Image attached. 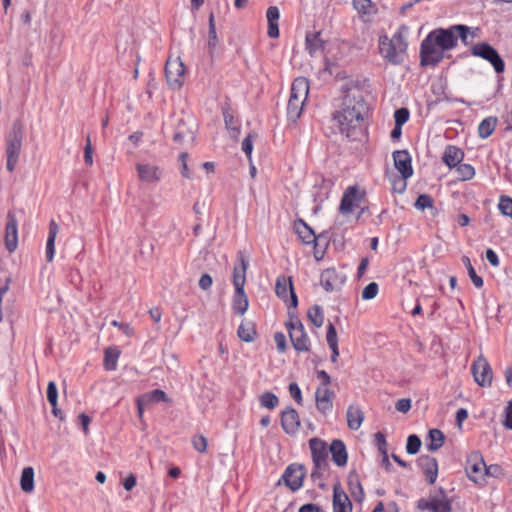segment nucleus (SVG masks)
Masks as SVG:
<instances>
[{"instance_id":"11","label":"nucleus","mask_w":512,"mask_h":512,"mask_svg":"<svg viewBox=\"0 0 512 512\" xmlns=\"http://www.w3.org/2000/svg\"><path fill=\"white\" fill-rule=\"evenodd\" d=\"M485 462L480 452H472L466 461L465 471L468 478L478 484L484 481Z\"/></svg>"},{"instance_id":"61","label":"nucleus","mask_w":512,"mask_h":512,"mask_svg":"<svg viewBox=\"0 0 512 512\" xmlns=\"http://www.w3.org/2000/svg\"><path fill=\"white\" fill-rule=\"evenodd\" d=\"M502 475V468L499 466V465H490V466H487L485 464V469H484V477L485 476H491V477H499Z\"/></svg>"},{"instance_id":"9","label":"nucleus","mask_w":512,"mask_h":512,"mask_svg":"<svg viewBox=\"0 0 512 512\" xmlns=\"http://www.w3.org/2000/svg\"><path fill=\"white\" fill-rule=\"evenodd\" d=\"M275 292L276 295L286 303L289 309L297 307V295L290 277L284 275L278 276L276 279Z\"/></svg>"},{"instance_id":"35","label":"nucleus","mask_w":512,"mask_h":512,"mask_svg":"<svg viewBox=\"0 0 512 512\" xmlns=\"http://www.w3.org/2000/svg\"><path fill=\"white\" fill-rule=\"evenodd\" d=\"M496 125V117H487L484 120H482L478 127L479 137L483 139L489 137L494 132Z\"/></svg>"},{"instance_id":"58","label":"nucleus","mask_w":512,"mask_h":512,"mask_svg":"<svg viewBox=\"0 0 512 512\" xmlns=\"http://www.w3.org/2000/svg\"><path fill=\"white\" fill-rule=\"evenodd\" d=\"M93 149L91 145L90 137H87L86 145L84 148V161L88 166H92L93 164Z\"/></svg>"},{"instance_id":"2","label":"nucleus","mask_w":512,"mask_h":512,"mask_svg":"<svg viewBox=\"0 0 512 512\" xmlns=\"http://www.w3.org/2000/svg\"><path fill=\"white\" fill-rule=\"evenodd\" d=\"M457 37L452 26L432 30L422 41L420 46V64L422 66H436L445 57V51L457 47Z\"/></svg>"},{"instance_id":"39","label":"nucleus","mask_w":512,"mask_h":512,"mask_svg":"<svg viewBox=\"0 0 512 512\" xmlns=\"http://www.w3.org/2000/svg\"><path fill=\"white\" fill-rule=\"evenodd\" d=\"M309 446L315 465V470L312 472V477H315L317 475V470L320 467V440L317 437L311 438L309 441Z\"/></svg>"},{"instance_id":"56","label":"nucleus","mask_w":512,"mask_h":512,"mask_svg":"<svg viewBox=\"0 0 512 512\" xmlns=\"http://www.w3.org/2000/svg\"><path fill=\"white\" fill-rule=\"evenodd\" d=\"M223 116L226 128L234 131L235 133H239V127L234 116L229 112H225Z\"/></svg>"},{"instance_id":"14","label":"nucleus","mask_w":512,"mask_h":512,"mask_svg":"<svg viewBox=\"0 0 512 512\" xmlns=\"http://www.w3.org/2000/svg\"><path fill=\"white\" fill-rule=\"evenodd\" d=\"M393 160L395 168L401 173L402 176V187L399 192H402L406 188L405 180L412 176L413 169L411 165V157L406 150H397L393 153Z\"/></svg>"},{"instance_id":"12","label":"nucleus","mask_w":512,"mask_h":512,"mask_svg":"<svg viewBox=\"0 0 512 512\" xmlns=\"http://www.w3.org/2000/svg\"><path fill=\"white\" fill-rule=\"evenodd\" d=\"M346 274L334 267L322 271V287L328 291H339L346 282Z\"/></svg>"},{"instance_id":"59","label":"nucleus","mask_w":512,"mask_h":512,"mask_svg":"<svg viewBox=\"0 0 512 512\" xmlns=\"http://www.w3.org/2000/svg\"><path fill=\"white\" fill-rule=\"evenodd\" d=\"M350 492L356 501H361L364 496V492L359 481H357L355 485L350 482Z\"/></svg>"},{"instance_id":"51","label":"nucleus","mask_w":512,"mask_h":512,"mask_svg":"<svg viewBox=\"0 0 512 512\" xmlns=\"http://www.w3.org/2000/svg\"><path fill=\"white\" fill-rule=\"evenodd\" d=\"M256 138V134H248L242 141V150L249 160H251L253 152V140Z\"/></svg>"},{"instance_id":"54","label":"nucleus","mask_w":512,"mask_h":512,"mask_svg":"<svg viewBox=\"0 0 512 512\" xmlns=\"http://www.w3.org/2000/svg\"><path fill=\"white\" fill-rule=\"evenodd\" d=\"M192 444L196 451L199 453L206 452L207 449V439L203 435L194 436L192 438Z\"/></svg>"},{"instance_id":"17","label":"nucleus","mask_w":512,"mask_h":512,"mask_svg":"<svg viewBox=\"0 0 512 512\" xmlns=\"http://www.w3.org/2000/svg\"><path fill=\"white\" fill-rule=\"evenodd\" d=\"M22 147L21 138L18 136H14L9 139L6 144V156H7V169L12 172L14 171L16 164L18 162L19 154Z\"/></svg>"},{"instance_id":"28","label":"nucleus","mask_w":512,"mask_h":512,"mask_svg":"<svg viewBox=\"0 0 512 512\" xmlns=\"http://www.w3.org/2000/svg\"><path fill=\"white\" fill-rule=\"evenodd\" d=\"M309 93V81L304 77L296 78L291 86V97L306 101Z\"/></svg>"},{"instance_id":"27","label":"nucleus","mask_w":512,"mask_h":512,"mask_svg":"<svg viewBox=\"0 0 512 512\" xmlns=\"http://www.w3.org/2000/svg\"><path fill=\"white\" fill-rule=\"evenodd\" d=\"M464 153L461 149L449 145L446 147L442 160L449 167L454 168L463 160Z\"/></svg>"},{"instance_id":"38","label":"nucleus","mask_w":512,"mask_h":512,"mask_svg":"<svg viewBox=\"0 0 512 512\" xmlns=\"http://www.w3.org/2000/svg\"><path fill=\"white\" fill-rule=\"evenodd\" d=\"M237 334L241 340L251 342L256 336V330L250 322H242L238 327Z\"/></svg>"},{"instance_id":"50","label":"nucleus","mask_w":512,"mask_h":512,"mask_svg":"<svg viewBox=\"0 0 512 512\" xmlns=\"http://www.w3.org/2000/svg\"><path fill=\"white\" fill-rule=\"evenodd\" d=\"M379 291V286L376 282L369 283L363 290H362V299L363 300H372L374 299Z\"/></svg>"},{"instance_id":"1","label":"nucleus","mask_w":512,"mask_h":512,"mask_svg":"<svg viewBox=\"0 0 512 512\" xmlns=\"http://www.w3.org/2000/svg\"><path fill=\"white\" fill-rule=\"evenodd\" d=\"M343 98L340 108L332 114V122L340 134L350 140H356L362 133L363 114L366 104L359 89H352L351 84L342 86Z\"/></svg>"},{"instance_id":"20","label":"nucleus","mask_w":512,"mask_h":512,"mask_svg":"<svg viewBox=\"0 0 512 512\" xmlns=\"http://www.w3.org/2000/svg\"><path fill=\"white\" fill-rule=\"evenodd\" d=\"M331 383L332 380L330 375L322 370V386L325 387L322 393V414L327 411H331L333 408V400L336 396V392L335 390L328 388Z\"/></svg>"},{"instance_id":"29","label":"nucleus","mask_w":512,"mask_h":512,"mask_svg":"<svg viewBox=\"0 0 512 512\" xmlns=\"http://www.w3.org/2000/svg\"><path fill=\"white\" fill-rule=\"evenodd\" d=\"M326 342L328 347L332 351L331 361L335 363L337 362V359L339 357L338 335L334 325L331 322H329L327 325Z\"/></svg>"},{"instance_id":"52","label":"nucleus","mask_w":512,"mask_h":512,"mask_svg":"<svg viewBox=\"0 0 512 512\" xmlns=\"http://www.w3.org/2000/svg\"><path fill=\"white\" fill-rule=\"evenodd\" d=\"M433 202V198L430 195L422 194L417 198L415 202V207L423 211L426 208H432Z\"/></svg>"},{"instance_id":"5","label":"nucleus","mask_w":512,"mask_h":512,"mask_svg":"<svg viewBox=\"0 0 512 512\" xmlns=\"http://www.w3.org/2000/svg\"><path fill=\"white\" fill-rule=\"evenodd\" d=\"M289 321L286 322V328L288 330L293 347L297 351H307L309 349V338L304 331V327L300 320L293 316L291 313Z\"/></svg>"},{"instance_id":"31","label":"nucleus","mask_w":512,"mask_h":512,"mask_svg":"<svg viewBox=\"0 0 512 512\" xmlns=\"http://www.w3.org/2000/svg\"><path fill=\"white\" fill-rule=\"evenodd\" d=\"M249 306L247 295L245 294L244 288L240 290L235 289V293L232 301V308L234 313L243 315Z\"/></svg>"},{"instance_id":"40","label":"nucleus","mask_w":512,"mask_h":512,"mask_svg":"<svg viewBox=\"0 0 512 512\" xmlns=\"http://www.w3.org/2000/svg\"><path fill=\"white\" fill-rule=\"evenodd\" d=\"M218 44V37L216 32V25H215V17L214 14L211 13L209 15V31H208V48L210 53L213 52V50L216 48Z\"/></svg>"},{"instance_id":"13","label":"nucleus","mask_w":512,"mask_h":512,"mask_svg":"<svg viewBox=\"0 0 512 512\" xmlns=\"http://www.w3.org/2000/svg\"><path fill=\"white\" fill-rule=\"evenodd\" d=\"M135 168L139 180L144 183L156 184L163 177V169L156 164L142 162L137 163Z\"/></svg>"},{"instance_id":"41","label":"nucleus","mask_w":512,"mask_h":512,"mask_svg":"<svg viewBox=\"0 0 512 512\" xmlns=\"http://www.w3.org/2000/svg\"><path fill=\"white\" fill-rule=\"evenodd\" d=\"M141 397L145 400L146 404H148V405H150L152 403L167 401L166 393L160 389L152 390L148 393L141 395Z\"/></svg>"},{"instance_id":"10","label":"nucleus","mask_w":512,"mask_h":512,"mask_svg":"<svg viewBox=\"0 0 512 512\" xmlns=\"http://www.w3.org/2000/svg\"><path fill=\"white\" fill-rule=\"evenodd\" d=\"M419 510H428L430 512H452L450 499L443 493L431 496L429 499L421 498L417 502Z\"/></svg>"},{"instance_id":"21","label":"nucleus","mask_w":512,"mask_h":512,"mask_svg":"<svg viewBox=\"0 0 512 512\" xmlns=\"http://www.w3.org/2000/svg\"><path fill=\"white\" fill-rule=\"evenodd\" d=\"M332 461L338 466L343 467L347 464L348 453L344 442L340 439H334L329 446Z\"/></svg>"},{"instance_id":"8","label":"nucleus","mask_w":512,"mask_h":512,"mask_svg":"<svg viewBox=\"0 0 512 512\" xmlns=\"http://www.w3.org/2000/svg\"><path fill=\"white\" fill-rule=\"evenodd\" d=\"M471 371L475 382L481 387H490L493 380V371L488 360L480 355L472 364Z\"/></svg>"},{"instance_id":"57","label":"nucleus","mask_w":512,"mask_h":512,"mask_svg":"<svg viewBox=\"0 0 512 512\" xmlns=\"http://www.w3.org/2000/svg\"><path fill=\"white\" fill-rule=\"evenodd\" d=\"M307 316L316 327L320 326V307L318 305L311 307L307 312Z\"/></svg>"},{"instance_id":"33","label":"nucleus","mask_w":512,"mask_h":512,"mask_svg":"<svg viewBox=\"0 0 512 512\" xmlns=\"http://www.w3.org/2000/svg\"><path fill=\"white\" fill-rule=\"evenodd\" d=\"M445 441L443 432L439 429H431L428 433L426 447L429 451L435 452L440 449Z\"/></svg>"},{"instance_id":"30","label":"nucleus","mask_w":512,"mask_h":512,"mask_svg":"<svg viewBox=\"0 0 512 512\" xmlns=\"http://www.w3.org/2000/svg\"><path fill=\"white\" fill-rule=\"evenodd\" d=\"M347 425L351 430H358L364 420V413L360 407L350 405L347 409Z\"/></svg>"},{"instance_id":"15","label":"nucleus","mask_w":512,"mask_h":512,"mask_svg":"<svg viewBox=\"0 0 512 512\" xmlns=\"http://www.w3.org/2000/svg\"><path fill=\"white\" fill-rule=\"evenodd\" d=\"M5 247L12 253L17 249L18 246V222L13 212L7 213V222L5 227Z\"/></svg>"},{"instance_id":"49","label":"nucleus","mask_w":512,"mask_h":512,"mask_svg":"<svg viewBox=\"0 0 512 512\" xmlns=\"http://www.w3.org/2000/svg\"><path fill=\"white\" fill-rule=\"evenodd\" d=\"M499 210L505 216L512 219V199L508 196H501L498 205Z\"/></svg>"},{"instance_id":"42","label":"nucleus","mask_w":512,"mask_h":512,"mask_svg":"<svg viewBox=\"0 0 512 512\" xmlns=\"http://www.w3.org/2000/svg\"><path fill=\"white\" fill-rule=\"evenodd\" d=\"M462 261H463L464 265L466 266L468 275H469L471 281L473 282V284L475 285V287L481 288L483 286V279H482V277H480L476 274V271H475L474 267L472 266L469 257L464 256L462 258Z\"/></svg>"},{"instance_id":"16","label":"nucleus","mask_w":512,"mask_h":512,"mask_svg":"<svg viewBox=\"0 0 512 512\" xmlns=\"http://www.w3.org/2000/svg\"><path fill=\"white\" fill-rule=\"evenodd\" d=\"M294 228L298 237L304 244H314V257L317 261H320V257L317 255V236L315 232L301 219L295 221Z\"/></svg>"},{"instance_id":"23","label":"nucleus","mask_w":512,"mask_h":512,"mask_svg":"<svg viewBox=\"0 0 512 512\" xmlns=\"http://www.w3.org/2000/svg\"><path fill=\"white\" fill-rule=\"evenodd\" d=\"M239 262V265H236L233 269V285L236 290L244 288L246 283V271L248 268V261L242 253H239Z\"/></svg>"},{"instance_id":"4","label":"nucleus","mask_w":512,"mask_h":512,"mask_svg":"<svg viewBox=\"0 0 512 512\" xmlns=\"http://www.w3.org/2000/svg\"><path fill=\"white\" fill-rule=\"evenodd\" d=\"M185 65L179 57L168 58L165 65V75L169 87L179 90L185 82Z\"/></svg>"},{"instance_id":"62","label":"nucleus","mask_w":512,"mask_h":512,"mask_svg":"<svg viewBox=\"0 0 512 512\" xmlns=\"http://www.w3.org/2000/svg\"><path fill=\"white\" fill-rule=\"evenodd\" d=\"M274 341L279 352L286 350V337L282 332H276L274 334Z\"/></svg>"},{"instance_id":"34","label":"nucleus","mask_w":512,"mask_h":512,"mask_svg":"<svg viewBox=\"0 0 512 512\" xmlns=\"http://www.w3.org/2000/svg\"><path fill=\"white\" fill-rule=\"evenodd\" d=\"M304 101L297 99L295 97H289L288 104H287V117L289 120L295 122L297 119H299L303 106Z\"/></svg>"},{"instance_id":"36","label":"nucleus","mask_w":512,"mask_h":512,"mask_svg":"<svg viewBox=\"0 0 512 512\" xmlns=\"http://www.w3.org/2000/svg\"><path fill=\"white\" fill-rule=\"evenodd\" d=\"M120 351L117 348L109 347L104 352V367L108 371L115 370Z\"/></svg>"},{"instance_id":"22","label":"nucleus","mask_w":512,"mask_h":512,"mask_svg":"<svg viewBox=\"0 0 512 512\" xmlns=\"http://www.w3.org/2000/svg\"><path fill=\"white\" fill-rule=\"evenodd\" d=\"M281 425L288 434L295 433L300 425L299 416L295 409L288 408L282 412Z\"/></svg>"},{"instance_id":"26","label":"nucleus","mask_w":512,"mask_h":512,"mask_svg":"<svg viewBox=\"0 0 512 512\" xmlns=\"http://www.w3.org/2000/svg\"><path fill=\"white\" fill-rule=\"evenodd\" d=\"M334 512H351L352 504L344 491L334 487L333 495Z\"/></svg>"},{"instance_id":"44","label":"nucleus","mask_w":512,"mask_h":512,"mask_svg":"<svg viewBox=\"0 0 512 512\" xmlns=\"http://www.w3.org/2000/svg\"><path fill=\"white\" fill-rule=\"evenodd\" d=\"M457 167L458 178L462 181L470 180L475 175V170L470 164H459Z\"/></svg>"},{"instance_id":"60","label":"nucleus","mask_w":512,"mask_h":512,"mask_svg":"<svg viewBox=\"0 0 512 512\" xmlns=\"http://www.w3.org/2000/svg\"><path fill=\"white\" fill-rule=\"evenodd\" d=\"M289 393H290V396L298 403V404H301L302 403V395H301V390L298 386L297 383L293 382V383H290L289 385Z\"/></svg>"},{"instance_id":"55","label":"nucleus","mask_w":512,"mask_h":512,"mask_svg":"<svg viewBox=\"0 0 512 512\" xmlns=\"http://www.w3.org/2000/svg\"><path fill=\"white\" fill-rule=\"evenodd\" d=\"M111 325L117 327L119 330L123 332V334H125L128 337H132L135 334L133 327L128 323H122L117 320H113L111 322Z\"/></svg>"},{"instance_id":"32","label":"nucleus","mask_w":512,"mask_h":512,"mask_svg":"<svg viewBox=\"0 0 512 512\" xmlns=\"http://www.w3.org/2000/svg\"><path fill=\"white\" fill-rule=\"evenodd\" d=\"M305 49L311 57L317 56L320 50V31H309L305 37Z\"/></svg>"},{"instance_id":"19","label":"nucleus","mask_w":512,"mask_h":512,"mask_svg":"<svg viewBox=\"0 0 512 512\" xmlns=\"http://www.w3.org/2000/svg\"><path fill=\"white\" fill-rule=\"evenodd\" d=\"M418 465L422 469L429 484H434L438 475L437 460L429 455H422L418 458Z\"/></svg>"},{"instance_id":"3","label":"nucleus","mask_w":512,"mask_h":512,"mask_svg":"<svg viewBox=\"0 0 512 512\" xmlns=\"http://www.w3.org/2000/svg\"><path fill=\"white\" fill-rule=\"evenodd\" d=\"M379 50L381 55L392 64H400L404 60L407 43L401 31H397L392 38L380 37Z\"/></svg>"},{"instance_id":"7","label":"nucleus","mask_w":512,"mask_h":512,"mask_svg":"<svg viewBox=\"0 0 512 512\" xmlns=\"http://www.w3.org/2000/svg\"><path fill=\"white\" fill-rule=\"evenodd\" d=\"M305 474V467L303 465L292 463L286 467L283 475L278 480L277 485L284 484L291 491H297L303 485Z\"/></svg>"},{"instance_id":"53","label":"nucleus","mask_w":512,"mask_h":512,"mask_svg":"<svg viewBox=\"0 0 512 512\" xmlns=\"http://www.w3.org/2000/svg\"><path fill=\"white\" fill-rule=\"evenodd\" d=\"M409 110L407 108L397 109L394 113L395 124L403 126L409 119Z\"/></svg>"},{"instance_id":"43","label":"nucleus","mask_w":512,"mask_h":512,"mask_svg":"<svg viewBox=\"0 0 512 512\" xmlns=\"http://www.w3.org/2000/svg\"><path fill=\"white\" fill-rule=\"evenodd\" d=\"M58 390L54 381H50L47 386V400L53 407V414L57 415Z\"/></svg>"},{"instance_id":"64","label":"nucleus","mask_w":512,"mask_h":512,"mask_svg":"<svg viewBox=\"0 0 512 512\" xmlns=\"http://www.w3.org/2000/svg\"><path fill=\"white\" fill-rule=\"evenodd\" d=\"M395 408L401 413H407L411 409V400L408 398L399 399L395 404Z\"/></svg>"},{"instance_id":"6","label":"nucleus","mask_w":512,"mask_h":512,"mask_svg":"<svg viewBox=\"0 0 512 512\" xmlns=\"http://www.w3.org/2000/svg\"><path fill=\"white\" fill-rule=\"evenodd\" d=\"M473 56L481 57L491 63L497 73L504 72L505 63L495 48L486 42H481L471 47Z\"/></svg>"},{"instance_id":"48","label":"nucleus","mask_w":512,"mask_h":512,"mask_svg":"<svg viewBox=\"0 0 512 512\" xmlns=\"http://www.w3.org/2000/svg\"><path fill=\"white\" fill-rule=\"evenodd\" d=\"M421 447V440L417 435H410L407 439L406 451L410 455L418 453Z\"/></svg>"},{"instance_id":"47","label":"nucleus","mask_w":512,"mask_h":512,"mask_svg":"<svg viewBox=\"0 0 512 512\" xmlns=\"http://www.w3.org/2000/svg\"><path fill=\"white\" fill-rule=\"evenodd\" d=\"M454 35L461 39L463 44L468 45V35L470 34V28L466 25L457 24L452 25Z\"/></svg>"},{"instance_id":"37","label":"nucleus","mask_w":512,"mask_h":512,"mask_svg":"<svg viewBox=\"0 0 512 512\" xmlns=\"http://www.w3.org/2000/svg\"><path fill=\"white\" fill-rule=\"evenodd\" d=\"M20 485L24 492H31L34 489V470L32 467L23 469Z\"/></svg>"},{"instance_id":"46","label":"nucleus","mask_w":512,"mask_h":512,"mask_svg":"<svg viewBox=\"0 0 512 512\" xmlns=\"http://www.w3.org/2000/svg\"><path fill=\"white\" fill-rule=\"evenodd\" d=\"M353 6L361 15H369L373 9L371 0H353Z\"/></svg>"},{"instance_id":"25","label":"nucleus","mask_w":512,"mask_h":512,"mask_svg":"<svg viewBox=\"0 0 512 512\" xmlns=\"http://www.w3.org/2000/svg\"><path fill=\"white\" fill-rule=\"evenodd\" d=\"M60 227L55 220L49 222V232L46 243V260L51 262L55 255V240L59 233Z\"/></svg>"},{"instance_id":"18","label":"nucleus","mask_w":512,"mask_h":512,"mask_svg":"<svg viewBox=\"0 0 512 512\" xmlns=\"http://www.w3.org/2000/svg\"><path fill=\"white\" fill-rule=\"evenodd\" d=\"M362 196L359 194L355 186H350L345 191L341 203L340 211L342 214H350L353 212L355 206L361 201Z\"/></svg>"},{"instance_id":"45","label":"nucleus","mask_w":512,"mask_h":512,"mask_svg":"<svg viewBox=\"0 0 512 512\" xmlns=\"http://www.w3.org/2000/svg\"><path fill=\"white\" fill-rule=\"evenodd\" d=\"M260 403L265 408L274 409L278 405L279 400L275 394L265 392L260 396Z\"/></svg>"},{"instance_id":"24","label":"nucleus","mask_w":512,"mask_h":512,"mask_svg":"<svg viewBox=\"0 0 512 512\" xmlns=\"http://www.w3.org/2000/svg\"><path fill=\"white\" fill-rule=\"evenodd\" d=\"M266 18L268 22L267 35L270 38L279 37V19L280 11L276 6H270L266 11Z\"/></svg>"},{"instance_id":"63","label":"nucleus","mask_w":512,"mask_h":512,"mask_svg":"<svg viewBox=\"0 0 512 512\" xmlns=\"http://www.w3.org/2000/svg\"><path fill=\"white\" fill-rule=\"evenodd\" d=\"M375 440H376L379 452L381 454H386L387 453V442H386L384 434L381 432H377L375 434Z\"/></svg>"}]
</instances>
